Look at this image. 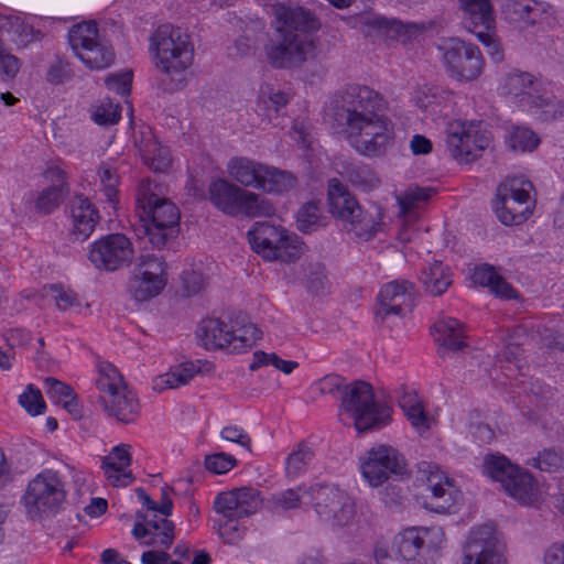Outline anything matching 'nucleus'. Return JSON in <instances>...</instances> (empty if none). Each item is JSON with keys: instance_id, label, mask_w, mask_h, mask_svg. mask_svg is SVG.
I'll use <instances>...</instances> for the list:
<instances>
[{"instance_id": "obj_1", "label": "nucleus", "mask_w": 564, "mask_h": 564, "mask_svg": "<svg viewBox=\"0 0 564 564\" xmlns=\"http://www.w3.org/2000/svg\"><path fill=\"white\" fill-rule=\"evenodd\" d=\"M336 120L345 127L351 147L369 158L383 155L393 145L394 127L381 115L382 97L372 88L351 84L341 93Z\"/></svg>"}, {"instance_id": "obj_2", "label": "nucleus", "mask_w": 564, "mask_h": 564, "mask_svg": "<svg viewBox=\"0 0 564 564\" xmlns=\"http://www.w3.org/2000/svg\"><path fill=\"white\" fill-rule=\"evenodd\" d=\"M273 11V35L264 46L268 63L276 69L301 68L323 53L317 35L321 22L303 7L276 3Z\"/></svg>"}, {"instance_id": "obj_3", "label": "nucleus", "mask_w": 564, "mask_h": 564, "mask_svg": "<svg viewBox=\"0 0 564 564\" xmlns=\"http://www.w3.org/2000/svg\"><path fill=\"white\" fill-rule=\"evenodd\" d=\"M158 185L143 180L137 191L135 212L143 223L144 232L158 249L169 246L178 235L181 214L177 206L159 196Z\"/></svg>"}, {"instance_id": "obj_4", "label": "nucleus", "mask_w": 564, "mask_h": 564, "mask_svg": "<svg viewBox=\"0 0 564 564\" xmlns=\"http://www.w3.org/2000/svg\"><path fill=\"white\" fill-rule=\"evenodd\" d=\"M328 212L359 241H370L383 229V209L376 204L364 207L337 178L328 181Z\"/></svg>"}, {"instance_id": "obj_5", "label": "nucleus", "mask_w": 564, "mask_h": 564, "mask_svg": "<svg viewBox=\"0 0 564 564\" xmlns=\"http://www.w3.org/2000/svg\"><path fill=\"white\" fill-rule=\"evenodd\" d=\"M340 401V420L352 424L358 433L379 430L390 422L391 409L375 401L372 387L366 381L346 386Z\"/></svg>"}, {"instance_id": "obj_6", "label": "nucleus", "mask_w": 564, "mask_h": 564, "mask_svg": "<svg viewBox=\"0 0 564 564\" xmlns=\"http://www.w3.org/2000/svg\"><path fill=\"white\" fill-rule=\"evenodd\" d=\"M208 198L216 209L235 218L271 217L275 213L269 198L225 178L209 184Z\"/></svg>"}, {"instance_id": "obj_7", "label": "nucleus", "mask_w": 564, "mask_h": 564, "mask_svg": "<svg viewBox=\"0 0 564 564\" xmlns=\"http://www.w3.org/2000/svg\"><path fill=\"white\" fill-rule=\"evenodd\" d=\"M227 173L240 187L268 194H282L296 184L292 173L246 156L231 158L227 163Z\"/></svg>"}, {"instance_id": "obj_8", "label": "nucleus", "mask_w": 564, "mask_h": 564, "mask_svg": "<svg viewBox=\"0 0 564 564\" xmlns=\"http://www.w3.org/2000/svg\"><path fill=\"white\" fill-rule=\"evenodd\" d=\"M150 50L154 52L155 67L173 79L193 62L194 48L188 35L172 24L160 25L150 37Z\"/></svg>"}, {"instance_id": "obj_9", "label": "nucleus", "mask_w": 564, "mask_h": 564, "mask_svg": "<svg viewBox=\"0 0 564 564\" xmlns=\"http://www.w3.org/2000/svg\"><path fill=\"white\" fill-rule=\"evenodd\" d=\"M97 388L101 393L99 403L110 417L122 424L137 420L139 401L113 365L106 364L100 367Z\"/></svg>"}, {"instance_id": "obj_10", "label": "nucleus", "mask_w": 564, "mask_h": 564, "mask_svg": "<svg viewBox=\"0 0 564 564\" xmlns=\"http://www.w3.org/2000/svg\"><path fill=\"white\" fill-rule=\"evenodd\" d=\"M66 500L65 484L56 471L43 470L29 481L21 498L25 514L33 521L56 514Z\"/></svg>"}, {"instance_id": "obj_11", "label": "nucleus", "mask_w": 564, "mask_h": 564, "mask_svg": "<svg viewBox=\"0 0 564 564\" xmlns=\"http://www.w3.org/2000/svg\"><path fill=\"white\" fill-rule=\"evenodd\" d=\"M262 503L263 499L260 491L250 487L218 494L214 502V509L226 518L225 522L219 523L221 538L230 544L237 543L245 532L237 520L256 513Z\"/></svg>"}, {"instance_id": "obj_12", "label": "nucleus", "mask_w": 564, "mask_h": 564, "mask_svg": "<svg viewBox=\"0 0 564 564\" xmlns=\"http://www.w3.org/2000/svg\"><path fill=\"white\" fill-rule=\"evenodd\" d=\"M532 188V183L523 177L508 178L498 186L492 209L503 225H521L532 215L535 205L530 196Z\"/></svg>"}, {"instance_id": "obj_13", "label": "nucleus", "mask_w": 564, "mask_h": 564, "mask_svg": "<svg viewBox=\"0 0 564 564\" xmlns=\"http://www.w3.org/2000/svg\"><path fill=\"white\" fill-rule=\"evenodd\" d=\"M197 337L206 349L239 354L251 348L260 339L261 332L251 323L234 329L219 318H207L200 323Z\"/></svg>"}, {"instance_id": "obj_14", "label": "nucleus", "mask_w": 564, "mask_h": 564, "mask_svg": "<svg viewBox=\"0 0 564 564\" xmlns=\"http://www.w3.org/2000/svg\"><path fill=\"white\" fill-rule=\"evenodd\" d=\"M307 495L317 516L336 527L347 525L354 518L355 503L349 495L335 485L315 484Z\"/></svg>"}, {"instance_id": "obj_15", "label": "nucleus", "mask_w": 564, "mask_h": 564, "mask_svg": "<svg viewBox=\"0 0 564 564\" xmlns=\"http://www.w3.org/2000/svg\"><path fill=\"white\" fill-rule=\"evenodd\" d=\"M443 64L449 76L457 80H474L482 72L484 59L478 46L451 37L438 46Z\"/></svg>"}, {"instance_id": "obj_16", "label": "nucleus", "mask_w": 564, "mask_h": 564, "mask_svg": "<svg viewBox=\"0 0 564 564\" xmlns=\"http://www.w3.org/2000/svg\"><path fill=\"white\" fill-rule=\"evenodd\" d=\"M360 468L370 486L378 487L391 476H403L406 473V463L393 447L379 445L370 448L361 458Z\"/></svg>"}, {"instance_id": "obj_17", "label": "nucleus", "mask_w": 564, "mask_h": 564, "mask_svg": "<svg viewBox=\"0 0 564 564\" xmlns=\"http://www.w3.org/2000/svg\"><path fill=\"white\" fill-rule=\"evenodd\" d=\"M134 250L130 239L123 234H110L91 245L88 259L99 270L109 272L128 267Z\"/></svg>"}, {"instance_id": "obj_18", "label": "nucleus", "mask_w": 564, "mask_h": 564, "mask_svg": "<svg viewBox=\"0 0 564 564\" xmlns=\"http://www.w3.org/2000/svg\"><path fill=\"white\" fill-rule=\"evenodd\" d=\"M490 142L480 129V122L455 121L447 128V144L452 155L464 163L476 160Z\"/></svg>"}, {"instance_id": "obj_19", "label": "nucleus", "mask_w": 564, "mask_h": 564, "mask_svg": "<svg viewBox=\"0 0 564 564\" xmlns=\"http://www.w3.org/2000/svg\"><path fill=\"white\" fill-rule=\"evenodd\" d=\"M415 286L408 280L386 283L378 294L377 322L383 323L390 316L403 317L414 307Z\"/></svg>"}, {"instance_id": "obj_20", "label": "nucleus", "mask_w": 564, "mask_h": 564, "mask_svg": "<svg viewBox=\"0 0 564 564\" xmlns=\"http://www.w3.org/2000/svg\"><path fill=\"white\" fill-rule=\"evenodd\" d=\"M464 564H500L501 554L494 529L488 525L473 529L465 543Z\"/></svg>"}, {"instance_id": "obj_21", "label": "nucleus", "mask_w": 564, "mask_h": 564, "mask_svg": "<svg viewBox=\"0 0 564 564\" xmlns=\"http://www.w3.org/2000/svg\"><path fill=\"white\" fill-rule=\"evenodd\" d=\"M69 214L72 219L69 238L79 242L87 240L99 220L97 208L89 198L78 194L69 203Z\"/></svg>"}, {"instance_id": "obj_22", "label": "nucleus", "mask_w": 564, "mask_h": 564, "mask_svg": "<svg viewBox=\"0 0 564 564\" xmlns=\"http://www.w3.org/2000/svg\"><path fill=\"white\" fill-rule=\"evenodd\" d=\"M434 469L435 470H432V467H430L427 489L431 491V497L425 506L430 510L438 513L448 512L460 501L462 496L460 492L455 489L453 479L445 476L436 466Z\"/></svg>"}, {"instance_id": "obj_23", "label": "nucleus", "mask_w": 564, "mask_h": 564, "mask_svg": "<svg viewBox=\"0 0 564 564\" xmlns=\"http://www.w3.org/2000/svg\"><path fill=\"white\" fill-rule=\"evenodd\" d=\"M130 448L129 444H119L102 458L105 477L113 487H127L134 481V476L128 470L132 463Z\"/></svg>"}, {"instance_id": "obj_24", "label": "nucleus", "mask_w": 564, "mask_h": 564, "mask_svg": "<svg viewBox=\"0 0 564 564\" xmlns=\"http://www.w3.org/2000/svg\"><path fill=\"white\" fill-rule=\"evenodd\" d=\"M45 175L48 178L56 180L58 183L43 188L34 198L33 208L35 213L44 216L57 209L69 193L63 170L56 166L48 167L45 171Z\"/></svg>"}, {"instance_id": "obj_25", "label": "nucleus", "mask_w": 564, "mask_h": 564, "mask_svg": "<svg viewBox=\"0 0 564 564\" xmlns=\"http://www.w3.org/2000/svg\"><path fill=\"white\" fill-rule=\"evenodd\" d=\"M435 533H441V530L437 528L404 529L394 536L392 550L404 561H412L427 543V536Z\"/></svg>"}, {"instance_id": "obj_26", "label": "nucleus", "mask_w": 564, "mask_h": 564, "mask_svg": "<svg viewBox=\"0 0 564 564\" xmlns=\"http://www.w3.org/2000/svg\"><path fill=\"white\" fill-rule=\"evenodd\" d=\"M541 87L542 83L535 79L532 74L511 72L507 75L502 89L505 94L517 98L522 107H527Z\"/></svg>"}, {"instance_id": "obj_27", "label": "nucleus", "mask_w": 564, "mask_h": 564, "mask_svg": "<svg viewBox=\"0 0 564 564\" xmlns=\"http://www.w3.org/2000/svg\"><path fill=\"white\" fill-rule=\"evenodd\" d=\"M538 120L542 122H553L564 116V104L552 93L541 87L525 107Z\"/></svg>"}, {"instance_id": "obj_28", "label": "nucleus", "mask_w": 564, "mask_h": 564, "mask_svg": "<svg viewBox=\"0 0 564 564\" xmlns=\"http://www.w3.org/2000/svg\"><path fill=\"white\" fill-rule=\"evenodd\" d=\"M420 281L426 293L442 295L453 283V273L442 261H434L421 272Z\"/></svg>"}, {"instance_id": "obj_29", "label": "nucleus", "mask_w": 564, "mask_h": 564, "mask_svg": "<svg viewBox=\"0 0 564 564\" xmlns=\"http://www.w3.org/2000/svg\"><path fill=\"white\" fill-rule=\"evenodd\" d=\"M471 280L475 284L488 288L492 294L503 299L516 296L513 288L495 270V267L487 263L474 269Z\"/></svg>"}, {"instance_id": "obj_30", "label": "nucleus", "mask_w": 564, "mask_h": 564, "mask_svg": "<svg viewBox=\"0 0 564 564\" xmlns=\"http://www.w3.org/2000/svg\"><path fill=\"white\" fill-rule=\"evenodd\" d=\"M316 453L308 441L297 443L285 458V475L289 479H295L305 474L314 464Z\"/></svg>"}, {"instance_id": "obj_31", "label": "nucleus", "mask_w": 564, "mask_h": 564, "mask_svg": "<svg viewBox=\"0 0 564 564\" xmlns=\"http://www.w3.org/2000/svg\"><path fill=\"white\" fill-rule=\"evenodd\" d=\"M502 488L509 496L525 505L532 502L538 494L533 477L519 466Z\"/></svg>"}, {"instance_id": "obj_32", "label": "nucleus", "mask_w": 564, "mask_h": 564, "mask_svg": "<svg viewBox=\"0 0 564 564\" xmlns=\"http://www.w3.org/2000/svg\"><path fill=\"white\" fill-rule=\"evenodd\" d=\"M167 517L158 520L154 514L152 518L149 517L147 524L142 522H135L132 529V535L135 540H142L151 534V532H159L160 546L169 549L175 539L174 530L175 524L166 519Z\"/></svg>"}, {"instance_id": "obj_33", "label": "nucleus", "mask_w": 564, "mask_h": 564, "mask_svg": "<svg viewBox=\"0 0 564 564\" xmlns=\"http://www.w3.org/2000/svg\"><path fill=\"white\" fill-rule=\"evenodd\" d=\"M269 247L273 249L274 256L262 257L268 261L293 262L300 258L303 251V242L294 232L286 229L282 230L281 235H278V238L273 239Z\"/></svg>"}, {"instance_id": "obj_34", "label": "nucleus", "mask_w": 564, "mask_h": 564, "mask_svg": "<svg viewBox=\"0 0 564 564\" xmlns=\"http://www.w3.org/2000/svg\"><path fill=\"white\" fill-rule=\"evenodd\" d=\"M435 340L445 349L458 351L465 347L463 325L452 317L442 318L434 324Z\"/></svg>"}, {"instance_id": "obj_35", "label": "nucleus", "mask_w": 564, "mask_h": 564, "mask_svg": "<svg viewBox=\"0 0 564 564\" xmlns=\"http://www.w3.org/2000/svg\"><path fill=\"white\" fill-rule=\"evenodd\" d=\"M285 228L275 226L268 221H258L248 231V239L251 248L261 257L274 256L269 246L272 245V240L281 235V231Z\"/></svg>"}, {"instance_id": "obj_36", "label": "nucleus", "mask_w": 564, "mask_h": 564, "mask_svg": "<svg viewBox=\"0 0 564 564\" xmlns=\"http://www.w3.org/2000/svg\"><path fill=\"white\" fill-rule=\"evenodd\" d=\"M473 19H470L469 11H463L464 28L474 34H481L482 30L496 29V18L491 1H480L473 6Z\"/></svg>"}, {"instance_id": "obj_37", "label": "nucleus", "mask_w": 564, "mask_h": 564, "mask_svg": "<svg viewBox=\"0 0 564 564\" xmlns=\"http://www.w3.org/2000/svg\"><path fill=\"white\" fill-rule=\"evenodd\" d=\"M80 61L90 69H104L109 67L115 59V53L110 46L100 40L74 51Z\"/></svg>"}, {"instance_id": "obj_38", "label": "nucleus", "mask_w": 564, "mask_h": 564, "mask_svg": "<svg viewBox=\"0 0 564 564\" xmlns=\"http://www.w3.org/2000/svg\"><path fill=\"white\" fill-rule=\"evenodd\" d=\"M165 280L133 272L129 281V293L140 302L158 296L166 285Z\"/></svg>"}, {"instance_id": "obj_39", "label": "nucleus", "mask_w": 564, "mask_h": 564, "mask_svg": "<svg viewBox=\"0 0 564 564\" xmlns=\"http://www.w3.org/2000/svg\"><path fill=\"white\" fill-rule=\"evenodd\" d=\"M306 490L297 487L274 494L268 499L265 503L267 509L275 514H283L290 510L299 509L302 505V498L307 497V495H304Z\"/></svg>"}, {"instance_id": "obj_40", "label": "nucleus", "mask_w": 564, "mask_h": 564, "mask_svg": "<svg viewBox=\"0 0 564 564\" xmlns=\"http://www.w3.org/2000/svg\"><path fill=\"white\" fill-rule=\"evenodd\" d=\"M199 371L194 364H184L167 373L158 377L154 380L153 389L162 391L164 389H175L181 386L187 384L195 373Z\"/></svg>"}, {"instance_id": "obj_41", "label": "nucleus", "mask_w": 564, "mask_h": 564, "mask_svg": "<svg viewBox=\"0 0 564 564\" xmlns=\"http://www.w3.org/2000/svg\"><path fill=\"white\" fill-rule=\"evenodd\" d=\"M505 13L511 21L533 24L541 14V9L533 0H509L505 4Z\"/></svg>"}, {"instance_id": "obj_42", "label": "nucleus", "mask_w": 564, "mask_h": 564, "mask_svg": "<svg viewBox=\"0 0 564 564\" xmlns=\"http://www.w3.org/2000/svg\"><path fill=\"white\" fill-rule=\"evenodd\" d=\"M345 176L355 187L364 192H369L377 188L380 184V178L377 173L364 164H350L345 169Z\"/></svg>"}, {"instance_id": "obj_43", "label": "nucleus", "mask_w": 564, "mask_h": 564, "mask_svg": "<svg viewBox=\"0 0 564 564\" xmlns=\"http://www.w3.org/2000/svg\"><path fill=\"white\" fill-rule=\"evenodd\" d=\"M517 466L500 454H490L484 459V473L494 480L499 481L502 487L516 471Z\"/></svg>"}, {"instance_id": "obj_44", "label": "nucleus", "mask_w": 564, "mask_h": 564, "mask_svg": "<svg viewBox=\"0 0 564 564\" xmlns=\"http://www.w3.org/2000/svg\"><path fill=\"white\" fill-rule=\"evenodd\" d=\"M296 224L301 232L311 234L326 225V217L316 203H307L297 212Z\"/></svg>"}, {"instance_id": "obj_45", "label": "nucleus", "mask_w": 564, "mask_h": 564, "mask_svg": "<svg viewBox=\"0 0 564 564\" xmlns=\"http://www.w3.org/2000/svg\"><path fill=\"white\" fill-rule=\"evenodd\" d=\"M508 147L516 152H531L540 143L539 137L527 127H514L507 135Z\"/></svg>"}, {"instance_id": "obj_46", "label": "nucleus", "mask_w": 564, "mask_h": 564, "mask_svg": "<svg viewBox=\"0 0 564 564\" xmlns=\"http://www.w3.org/2000/svg\"><path fill=\"white\" fill-rule=\"evenodd\" d=\"M98 29L95 21H87L74 25L68 33V41L74 51L96 42Z\"/></svg>"}, {"instance_id": "obj_47", "label": "nucleus", "mask_w": 564, "mask_h": 564, "mask_svg": "<svg viewBox=\"0 0 564 564\" xmlns=\"http://www.w3.org/2000/svg\"><path fill=\"white\" fill-rule=\"evenodd\" d=\"M272 365L275 369L282 371L285 375H290L294 369L299 367V362L293 360H284L274 352H265L257 350L253 354V361L250 365V370H256L262 366Z\"/></svg>"}, {"instance_id": "obj_48", "label": "nucleus", "mask_w": 564, "mask_h": 564, "mask_svg": "<svg viewBox=\"0 0 564 564\" xmlns=\"http://www.w3.org/2000/svg\"><path fill=\"white\" fill-rule=\"evenodd\" d=\"M434 189L431 187L411 186L402 195L398 196V204L403 215L415 208L420 203L426 202Z\"/></svg>"}, {"instance_id": "obj_49", "label": "nucleus", "mask_w": 564, "mask_h": 564, "mask_svg": "<svg viewBox=\"0 0 564 564\" xmlns=\"http://www.w3.org/2000/svg\"><path fill=\"white\" fill-rule=\"evenodd\" d=\"M98 176L102 186V192L110 204H116L118 194L119 176L116 167L108 163H102L98 169Z\"/></svg>"}, {"instance_id": "obj_50", "label": "nucleus", "mask_w": 564, "mask_h": 564, "mask_svg": "<svg viewBox=\"0 0 564 564\" xmlns=\"http://www.w3.org/2000/svg\"><path fill=\"white\" fill-rule=\"evenodd\" d=\"M165 269L166 265L162 258L155 254H142L133 272L167 281Z\"/></svg>"}, {"instance_id": "obj_51", "label": "nucleus", "mask_w": 564, "mask_h": 564, "mask_svg": "<svg viewBox=\"0 0 564 564\" xmlns=\"http://www.w3.org/2000/svg\"><path fill=\"white\" fill-rule=\"evenodd\" d=\"M21 66V59L8 52L0 40V80L4 83L13 82Z\"/></svg>"}, {"instance_id": "obj_52", "label": "nucleus", "mask_w": 564, "mask_h": 564, "mask_svg": "<svg viewBox=\"0 0 564 564\" xmlns=\"http://www.w3.org/2000/svg\"><path fill=\"white\" fill-rule=\"evenodd\" d=\"M121 107L111 100L102 101L94 111L93 119L97 124L110 126L120 119Z\"/></svg>"}, {"instance_id": "obj_53", "label": "nucleus", "mask_w": 564, "mask_h": 564, "mask_svg": "<svg viewBox=\"0 0 564 564\" xmlns=\"http://www.w3.org/2000/svg\"><path fill=\"white\" fill-rule=\"evenodd\" d=\"M20 405L31 415H39L45 410V402L41 391L33 384H29L25 391L19 397Z\"/></svg>"}, {"instance_id": "obj_54", "label": "nucleus", "mask_w": 564, "mask_h": 564, "mask_svg": "<svg viewBox=\"0 0 564 564\" xmlns=\"http://www.w3.org/2000/svg\"><path fill=\"white\" fill-rule=\"evenodd\" d=\"M237 465V459L227 453L220 452L205 457V467L215 475L230 471Z\"/></svg>"}, {"instance_id": "obj_55", "label": "nucleus", "mask_w": 564, "mask_h": 564, "mask_svg": "<svg viewBox=\"0 0 564 564\" xmlns=\"http://www.w3.org/2000/svg\"><path fill=\"white\" fill-rule=\"evenodd\" d=\"M289 102L288 95L283 91H275L269 95L268 98L262 96L258 101L257 109L258 111L265 110L267 120L270 122L272 120V113L278 115L279 110L286 106Z\"/></svg>"}, {"instance_id": "obj_56", "label": "nucleus", "mask_w": 564, "mask_h": 564, "mask_svg": "<svg viewBox=\"0 0 564 564\" xmlns=\"http://www.w3.org/2000/svg\"><path fill=\"white\" fill-rule=\"evenodd\" d=\"M144 163L154 172H164L171 164L170 150L159 142L155 143V149L151 151L149 156L142 158Z\"/></svg>"}, {"instance_id": "obj_57", "label": "nucleus", "mask_w": 564, "mask_h": 564, "mask_svg": "<svg viewBox=\"0 0 564 564\" xmlns=\"http://www.w3.org/2000/svg\"><path fill=\"white\" fill-rule=\"evenodd\" d=\"M365 25L377 32H386L389 36L400 35L405 29L402 22L381 17L368 18Z\"/></svg>"}, {"instance_id": "obj_58", "label": "nucleus", "mask_w": 564, "mask_h": 564, "mask_svg": "<svg viewBox=\"0 0 564 564\" xmlns=\"http://www.w3.org/2000/svg\"><path fill=\"white\" fill-rule=\"evenodd\" d=\"M530 464L542 471L551 473L560 468L562 456L553 449H544L538 457L532 458V463Z\"/></svg>"}, {"instance_id": "obj_59", "label": "nucleus", "mask_w": 564, "mask_h": 564, "mask_svg": "<svg viewBox=\"0 0 564 564\" xmlns=\"http://www.w3.org/2000/svg\"><path fill=\"white\" fill-rule=\"evenodd\" d=\"M44 389L48 398L57 403L62 402L68 397H72L74 393L73 389L68 384L53 377H48L44 380Z\"/></svg>"}, {"instance_id": "obj_60", "label": "nucleus", "mask_w": 564, "mask_h": 564, "mask_svg": "<svg viewBox=\"0 0 564 564\" xmlns=\"http://www.w3.org/2000/svg\"><path fill=\"white\" fill-rule=\"evenodd\" d=\"M133 139L142 158L149 156L151 151L155 149V143L158 142L152 129L148 126H142L138 132H134Z\"/></svg>"}, {"instance_id": "obj_61", "label": "nucleus", "mask_w": 564, "mask_h": 564, "mask_svg": "<svg viewBox=\"0 0 564 564\" xmlns=\"http://www.w3.org/2000/svg\"><path fill=\"white\" fill-rule=\"evenodd\" d=\"M346 386L347 384H345V380L343 377L333 373L327 375L315 382V388L322 395H334L337 392H340V394H343V391L345 390Z\"/></svg>"}, {"instance_id": "obj_62", "label": "nucleus", "mask_w": 564, "mask_h": 564, "mask_svg": "<svg viewBox=\"0 0 564 564\" xmlns=\"http://www.w3.org/2000/svg\"><path fill=\"white\" fill-rule=\"evenodd\" d=\"M72 77L69 64L61 58H56L48 67L46 80L51 84L58 85Z\"/></svg>"}, {"instance_id": "obj_63", "label": "nucleus", "mask_w": 564, "mask_h": 564, "mask_svg": "<svg viewBox=\"0 0 564 564\" xmlns=\"http://www.w3.org/2000/svg\"><path fill=\"white\" fill-rule=\"evenodd\" d=\"M220 436L223 440L237 443L247 452H251V438L243 429L236 425L225 426L220 432Z\"/></svg>"}, {"instance_id": "obj_64", "label": "nucleus", "mask_w": 564, "mask_h": 564, "mask_svg": "<svg viewBox=\"0 0 564 564\" xmlns=\"http://www.w3.org/2000/svg\"><path fill=\"white\" fill-rule=\"evenodd\" d=\"M183 291L186 295L198 294L206 285V279L200 272L185 271L182 275Z\"/></svg>"}]
</instances>
